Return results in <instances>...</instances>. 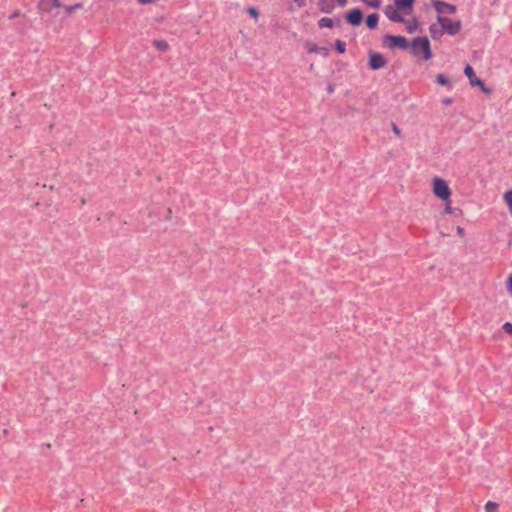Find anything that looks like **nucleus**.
<instances>
[{"label": "nucleus", "instance_id": "obj_1", "mask_svg": "<svg viewBox=\"0 0 512 512\" xmlns=\"http://www.w3.org/2000/svg\"><path fill=\"white\" fill-rule=\"evenodd\" d=\"M420 52L423 54L424 60H430L433 56L430 42L427 37L414 38L411 43V53L417 56Z\"/></svg>", "mask_w": 512, "mask_h": 512}, {"label": "nucleus", "instance_id": "obj_2", "mask_svg": "<svg viewBox=\"0 0 512 512\" xmlns=\"http://www.w3.org/2000/svg\"><path fill=\"white\" fill-rule=\"evenodd\" d=\"M437 21L439 25L442 27L443 32L447 33L450 36H455L461 31L462 24L459 20H452L448 17L438 15Z\"/></svg>", "mask_w": 512, "mask_h": 512}, {"label": "nucleus", "instance_id": "obj_3", "mask_svg": "<svg viewBox=\"0 0 512 512\" xmlns=\"http://www.w3.org/2000/svg\"><path fill=\"white\" fill-rule=\"evenodd\" d=\"M433 193L444 202H450L451 190L445 180L434 178Z\"/></svg>", "mask_w": 512, "mask_h": 512}, {"label": "nucleus", "instance_id": "obj_4", "mask_svg": "<svg viewBox=\"0 0 512 512\" xmlns=\"http://www.w3.org/2000/svg\"><path fill=\"white\" fill-rule=\"evenodd\" d=\"M383 45L389 49H407L409 42L404 36L386 34L383 36Z\"/></svg>", "mask_w": 512, "mask_h": 512}, {"label": "nucleus", "instance_id": "obj_5", "mask_svg": "<svg viewBox=\"0 0 512 512\" xmlns=\"http://www.w3.org/2000/svg\"><path fill=\"white\" fill-rule=\"evenodd\" d=\"M464 74L468 77L470 84L472 86H479L484 93L491 92V90L486 87L485 83L481 79L476 77L474 69L470 65H467L465 67Z\"/></svg>", "mask_w": 512, "mask_h": 512}, {"label": "nucleus", "instance_id": "obj_6", "mask_svg": "<svg viewBox=\"0 0 512 512\" xmlns=\"http://www.w3.org/2000/svg\"><path fill=\"white\" fill-rule=\"evenodd\" d=\"M432 6L437 14L441 16L444 13L454 14L457 10L455 5L440 0H432Z\"/></svg>", "mask_w": 512, "mask_h": 512}, {"label": "nucleus", "instance_id": "obj_7", "mask_svg": "<svg viewBox=\"0 0 512 512\" xmlns=\"http://www.w3.org/2000/svg\"><path fill=\"white\" fill-rule=\"evenodd\" d=\"M387 65V59L380 53L371 52L369 54V67L372 70H379Z\"/></svg>", "mask_w": 512, "mask_h": 512}, {"label": "nucleus", "instance_id": "obj_8", "mask_svg": "<svg viewBox=\"0 0 512 512\" xmlns=\"http://www.w3.org/2000/svg\"><path fill=\"white\" fill-rule=\"evenodd\" d=\"M345 19L350 25L359 26L363 20V12L359 8L351 9L345 14Z\"/></svg>", "mask_w": 512, "mask_h": 512}, {"label": "nucleus", "instance_id": "obj_9", "mask_svg": "<svg viewBox=\"0 0 512 512\" xmlns=\"http://www.w3.org/2000/svg\"><path fill=\"white\" fill-rule=\"evenodd\" d=\"M62 7L60 0H39L37 9L42 13H51L53 8Z\"/></svg>", "mask_w": 512, "mask_h": 512}, {"label": "nucleus", "instance_id": "obj_10", "mask_svg": "<svg viewBox=\"0 0 512 512\" xmlns=\"http://www.w3.org/2000/svg\"><path fill=\"white\" fill-rule=\"evenodd\" d=\"M385 15L390 21L397 23H405L406 19L391 5L387 6L385 9Z\"/></svg>", "mask_w": 512, "mask_h": 512}, {"label": "nucleus", "instance_id": "obj_11", "mask_svg": "<svg viewBox=\"0 0 512 512\" xmlns=\"http://www.w3.org/2000/svg\"><path fill=\"white\" fill-rule=\"evenodd\" d=\"M334 0H318V8L321 12L331 14L335 9Z\"/></svg>", "mask_w": 512, "mask_h": 512}, {"label": "nucleus", "instance_id": "obj_12", "mask_svg": "<svg viewBox=\"0 0 512 512\" xmlns=\"http://www.w3.org/2000/svg\"><path fill=\"white\" fill-rule=\"evenodd\" d=\"M379 22V15L377 13L369 14L366 18V25L369 29H376Z\"/></svg>", "mask_w": 512, "mask_h": 512}, {"label": "nucleus", "instance_id": "obj_13", "mask_svg": "<svg viewBox=\"0 0 512 512\" xmlns=\"http://www.w3.org/2000/svg\"><path fill=\"white\" fill-rule=\"evenodd\" d=\"M429 33L434 40H438L442 37L444 32L441 26L439 27L437 24H431L429 26Z\"/></svg>", "mask_w": 512, "mask_h": 512}, {"label": "nucleus", "instance_id": "obj_14", "mask_svg": "<svg viewBox=\"0 0 512 512\" xmlns=\"http://www.w3.org/2000/svg\"><path fill=\"white\" fill-rule=\"evenodd\" d=\"M153 46L161 52H166L170 49L168 42L164 39H155L152 42Z\"/></svg>", "mask_w": 512, "mask_h": 512}, {"label": "nucleus", "instance_id": "obj_15", "mask_svg": "<svg viewBox=\"0 0 512 512\" xmlns=\"http://www.w3.org/2000/svg\"><path fill=\"white\" fill-rule=\"evenodd\" d=\"M404 24H406V30L408 33L415 32L419 27V21L416 17H413L411 20H406Z\"/></svg>", "mask_w": 512, "mask_h": 512}, {"label": "nucleus", "instance_id": "obj_16", "mask_svg": "<svg viewBox=\"0 0 512 512\" xmlns=\"http://www.w3.org/2000/svg\"><path fill=\"white\" fill-rule=\"evenodd\" d=\"M415 0H395V5L398 9L406 10L411 9Z\"/></svg>", "mask_w": 512, "mask_h": 512}, {"label": "nucleus", "instance_id": "obj_17", "mask_svg": "<svg viewBox=\"0 0 512 512\" xmlns=\"http://www.w3.org/2000/svg\"><path fill=\"white\" fill-rule=\"evenodd\" d=\"M305 48H306L307 52L310 54L319 53L321 51H323L325 53L327 52L326 48L318 47L316 44H314L312 42H306Z\"/></svg>", "mask_w": 512, "mask_h": 512}, {"label": "nucleus", "instance_id": "obj_18", "mask_svg": "<svg viewBox=\"0 0 512 512\" xmlns=\"http://www.w3.org/2000/svg\"><path fill=\"white\" fill-rule=\"evenodd\" d=\"M436 82L442 86L448 87L449 89L452 88L450 79L447 76H445L444 74H438L436 76Z\"/></svg>", "mask_w": 512, "mask_h": 512}, {"label": "nucleus", "instance_id": "obj_19", "mask_svg": "<svg viewBox=\"0 0 512 512\" xmlns=\"http://www.w3.org/2000/svg\"><path fill=\"white\" fill-rule=\"evenodd\" d=\"M319 28H333L334 21L331 18L323 17L318 21Z\"/></svg>", "mask_w": 512, "mask_h": 512}, {"label": "nucleus", "instance_id": "obj_20", "mask_svg": "<svg viewBox=\"0 0 512 512\" xmlns=\"http://www.w3.org/2000/svg\"><path fill=\"white\" fill-rule=\"evenodd\" d=\"M82 3H76L74 5H62V8L65 10V12L67 13V15H70L71 13H73L75 10L79 9V8H82Z\"/></svg>", "mask_w": 512, "mask_h": 512}, {"label": "nucleus", "instance_id": "obj_21", "mask_svg": "<svg viewBox=\"0 0 512 512\" xmlns=\"http://www.w3.org/2000/svg\"><path fill=\"white\" fill-rule=\"evenodd\" d=\"M503 198L509 208L510 213L512 214V189L506 191L503 195Z\"/></svg>", "mask_w": 512, "mask_h": 512}, {"label": "nucleus", "instance_id": "obj_22", "mask_svg": "<svg viewBox=\"0 0 512 512\" xmlns=\"http://www.w3.org/2000/svg\"><path fill=\"white\" fill-rule=\"evenodd\" d=\"M335 49L339 54H343L346 51V43L342 40L337 39L335 41Z\"/></svg>", "mask_w": 512, "mask_h": 512}, {"label": "nucleus", "instance_id": "obj_23", "mask_svg": "<svg viewBox=\"0 0 512 512\" xmlns=\"http://www.w3.org/2000/svg\"><path fill=\"white\" fill-rule=\"evenodd\" d=\"M485 511L486 512H498V504L492 501H488L485 504Z\"/></svg>", "mask_w": 512, "mask_h": 512}, {"label": "nucleus", "instance_id": "obj_24", "mask_svg": "<svg viewBox=\"0 0 512 512\" xmlns=\"http://www.w3.org/2000/svg\"><path fill=\"white\" fill-rule=\"evenodd\" d=\"M361 1L372 8H379L381 5L380 0H361Z\"/></svg>", "mask_w": 512, "mask_h": 512}, {"label": "nucleus", "instance_id": "obj_25", "mask_svg": "<svg viewBox=\"0 0 512 512\" xmlns=\"http://www.w3.org/2000/svg\"><path fill=\"white\" fill-rule=\"evenodd\" d=\"M502 328L506 333L512 336V323L506 322L503 324Z\"/></svg>", "mask_w": 512, "mask_h": 512}, {"label": "nucleus", "instance_id": "obj_26", "mask_svg": "<svg viewBox=\"0 0 512 512\" xmlns=\"http://www.w3.org/2000/svg\"><path fill=\"white\" fill-rule=\"evenodd\" d=\"M444 213L445 214H451L452 213L451 201L450 202H445Z\"/></svg>", "mask_w": 512, "mask_h": 512}, {"label": "nucleus", "instance_id": "obj_27", "mask_svg": "<svg viewBox=\"0 0 512 512\" xmlns=\"http://www.w3.org/2000/svg\"><path fill=\"white\" fill-rule=\"evenodd\" d=\"M441 103L444 105V106H449L453 103V99L450 98V97H445L441 100Z\"/></svg>", "mask_w": 512, "mask_h": 512}, {"label": "nucleus", "instance_id": "obj_28", "mask_svg": "<svg viewBox=\"0 0 512 512\" xmlns=\"http://www.w3.org/2000/svg\"><path fill=\"white\" fill-rule=\"evenodd\" d=\"M506 286L507 290L512 294V274L508 277Z\"/></svg>", "mask_w": 512, "mask_h": 512}, {"label": "nucleus", "instance_id": "obj_29", "mask_svg": "<svg viewBox=\"0 0 512 512\" xmlns=\"http://www.w3.org/2000/svg\"><path fill=\"white\" fill-rule=\"evenodd\" d=\"M248 12H249V14H250L251 16H253V17H255V18H256V17H258V15H259V13H258L257 9H256V8H254V7L249 8Z\"/></svg>", "mask_w": 512, "mask_h": 512}, {"label": "nucleus", "instance_id": "obj_30", "mask_svg": "<svg viewBox=\"0 0 512 512\" xmlns=\"http://www.w3.org/2000/svg\"><path fill=\"white\" fill-rule=\"evenodd\" d=\"M334 1L341 8L345 7L347 5V3H348L347 0H334Z\"/></svg>", "mask_w": 512, "mask_h": 512}, {"label": "nucleus", "instance_id": "obj_31", "mask_svg": "<svg viewBox=\"0 0 512 512\" xmlns=\"http://www.w3.org/2000/svg\"><path fill=\"white\" fill-rule=\"evenodd\" d=\"M392 129H393V132L397 135V136H401V131L400 129L398 128V126L396 124H392Z\"/></svg>", "mask_w": 512, "mask_h": 512}, {"label": "nucleus", "instance_id": "obj_32", "mask_svg": "<svg viewBox=\"0 0 512 512\" xmlns=\"http://www.w3.org/2000/svg\"><path fill=\"white\" fill-rule=\"evenodd\" d=\"M299 7H303L306 5L305 0H293Z\"/></svg>", "mask_w": 512, "mask_h": 512}, {"label": "nucleus", "instance_id": "obj_33", "mask_svg": "<svg viewBox=\"0 0 512 512\" xmlns=\"http://www.w3.org/2000/svg\"><path fill=\"white\" fill-rule=\"evenodd\" d=\"M20 15V11L19 10H16L14 11L10 16H9V19H14L16 17H18Z\"/></svg>", "mask_w": 512, "mask_h": 512}, {"label": "nucleus", "instance_id": "obj_34", "mask_svg": "<svg viewBox=\"0 0 512 512\" xmlns=\"http://www.w3.org/2000/svg\"><path fill=\"white\" fill-rule=\"evenodd\" d=\"M457 232L459 235H463L464 234V229L462 227H458L457 228Z\"/></svg>", "mask_w": 512, "mask_h": 512}]
</instances>
